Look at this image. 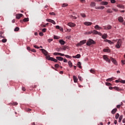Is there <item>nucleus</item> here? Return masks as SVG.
I'll use <instances>...</instances> for the list:
<instances>
[{"instance_id": "1", "label": "nucleus", "mask_w": 125, "mask_h": 125, "mask_svg": "<svg viewBox=\"0 0 125 125\" xmlns=\"http://www.w3.org/2000/svg\"><path fill=\"white\" fill-rule=\"evenodd\" d=\"M104 60H105L106 62H108V63H111V61L113 62V63L115 64V65H117V61L116 60L113 58H110V59L108 58V56L107 55H104L103 57Z\"/></svg>"}, {"instance_id": "2", "label": "nucleus", "mask_w": 125, "mask_h": 125, "mask_svg": "<svg viewBox=\"0 0 125 125\" xmlns=\"http://www.w3.org/2000/svg\"><path fill=\"white\" fill-rule=\"evenodd\" d=\"M113 42H117V43L115 45L117 48H120L121 46H122V40L119 39L116 40H113Z\"/></svg>"}, {"instance_id": "3", "label": "nucleus", "mask_w": 125, "mask_h": 125, "mask_svg": "<svg viewBox=\"0 0 125 125\" xmlns=\"http://www.w3.org/2000/svg\"><path fill=\"white\" fill-rule=\"evenodd\" d=\"M46 58L48 60H50V61H53L54 62H56V63L57 62H58V61L57 60L54 59L53 57H50V56H46Z\"/></svg>"}, {"instance_id": "4", "label": "nucleus", "mask_w": 125, "mask_h": 125, "mask_svg": "<svg viewBox=\"0 0 125 125\" xmlns=\"http://www.w3.org/2000/svg\"><path fill=\"white\" fill-rule=\"evenodd\" d=\"M86 44L88 46L91 45V44H95V42L91 39H89L88 41L86 43Z\"/></svg>"}, {"instance_id": "5", "label": "nucleus", "mask_w": 125, "mask_h": 125, "mask_svg": "<svg viewBox=\"0 0 125 125\" xmlns=\"http://www.w3.org/2000/svg\"><path fill=\"white\" fill-rule=\"evenodd\" d=\"M86 42V40H83L80 41V42L77 44V46H81V45H83V44H84Z\"/></svg>"}, {"instance_id": "6", "label": "nucleus", "mask_w": 125, "mask_h": 125, "mask_svg": "<svg viewBox=\"0 0 125 125\" xmlns=\"http://www.w3.org/2000/svg\"><path fill=\"white\" fill-rule=\"evenodd\" d=\"M40 50L42 52V53L45 56H47V54H48V52L47 51H46V50H45L44 49H41Z\"/></svg>"}, {"instance_id": "7", "label": "nucleus", "mask_w": 125, "mask_h": 125, "mask_svg": "<svg viewBox=\"0 0 125 125\" xmlns=\"http://www.w3.org/2000/svg\"><path fill=\"white\" fill-rule=\"evenodd\" d=\"M92 33H93V35H99V36H102V34H101V33L95 30L92 31Z\"/></svg>"}, {"instance_id": "8", "label": "nucleus", "mask_w": 125, "mask_h": 125, "mask_svg": "<svg viewBox=\"0 0 125 125\" xmlns=\"http://www.w3.org/2000/svg\"><path fill=\"white\" fill-rule=\"evenodd\" d=\"M46 21H47V22H50V23H52L54 25H55V24H56V22H55V21H53V20H51V19H47L46 20Z\"/></svg>"}, {"instance_id": "9", "label": "nucleus", "mask_w": 125, "mask_h": 125, "mask_svg": "<svg viewBox=\"0 0 125 125\" xmlns=\"http://www.w3.org/2000/svg\"><path fill=\"white\" fill-rule=\"evenodd\" d=\"M68 26L71 27V28H74V27H76V23H74L72 22H69L67 24Z\"/></svg>"}, {"instance_id": "10", "label": "nucleus", "mask_w": 125, "mask_h": 125, "mask_svg": "<svg viewBox=\"0 0 125 125\" xmlns=\"http://www.w3.org/2000/svg\"><path fill=\"white\" fill-rule=\"evenodd\" d=\"M104 42H108V43H109V44H114V43H115V42H113L111 41V40H104Z\"/></svg>"}, {"instance_id": "11", "label": "nucleus", "mask_w": 125, "mask_h": 125, "mask_svg": "<svg viewBox=\"0 0 125 125\" xmlns=\"http://www.w3.org/2000/svg\"><path fill=\"white\" fill-rule=\"evenodd\" d=\"M83 24L84 25H85V26H91V25H92V22L85 21L83 23Z\"/></svg>"}, {"instance_id": "12", "label": "nucleus", "mask_w": 125, "mask_h": 125, "mask_svg": "<svg viewBox=\"0 0 125 125\" xmlns=\"http://www.w3.org/2000/svg\"><path fill=\"white\" fill-rule=\"evenodd\" d=\"M53 54L56 56L57 55H59L60 56H64V55H65L64 54H62L61 53H58V52H55Z\"/></svg>"}, {"instance_id": "13", "label": "nucleus", "mask_w": 125, "mask_h": 125, "mask_svg": "<svg viewBox=\"0 0 125 125\" xmlns=\"http://www.w3.org/2000/svg\"><path fill=\"white\" fill-rule=\"evenodd\" d=\"M16 18L17 19H20L21 18V17H22L23 16V14H17L16 15Z\"/></svg>"}, {"instance_id": "14", "label": "nucleus", "mask_w": 125, "mask_h": 125, "mask_svg": "<svg viewBox=\"0 0 125 125\" xmlns=\"http://www.w3.org/2000/svg\"><path fill=\"white\" fill-rule=\"evenodd\" d=\"M59 42L62 45H64V44L66 43V42H65L63 40H60Z\"/></svg>"}, {"instance_id": "15", "label": "nucleus", "mask_w": 125, "mask_h": 125, "mask_svg": "<svg viewBox=\"0 0 125 125\" xmlns=\"http://www.w3.org/2000/svg\"><path fill=\"white\" fill-rule=\"evenodd\" d=\"M114 89H115V90H117V91H122V90H123L122 89L120 88L117 86H115L113 87Z\"/></svg>"}, {"instance_id": "16", "label": "nucleus", "mask_w": 125, "mask_h": 125, "mask_svg": "<svg viewBox=\"0 0 125 125\" xmlns=\"http://www.w3.org/2000/svg\"><path fill=\"white\" fill-rule=\"evenodd\" d=\"M118 21H119L121 23H123V22H124V18L122 17H119L118 18Z\"/></svg>"}, {"instance_id": "17", "label": "nucleus", "mask_w": 125, "mask_h": 125, "mask_svg": "<svg viewBox=\"0 0 125 125\" xmlns=\"http://www.w3.org/2000/svg\"><path fill=\"white\" fill-rule=\"evenodd\" d=\"M56 59L59 60V61H63L64 60V59L61 57H57Z\"/></svg>"}, {"instance_id": "18", "label": "nucleus", "mask_w": 125, "mask_h": 125, "mask_svg": "<svg viewBox=\"0 0 125 125\" xmlns=\"http://www.w3.org/2000/svg\"><path fill=\"white\" fill-rule=\"evenodd\" d=\"M73 58H81V54H77L76 56H73Z\"/></svg>"}, {"instance_id": "19", "label": "nucleus", "mask_w": 125, "mask_h": 125, "mask_svg": "<svg viewBox=\"0 0 125 125\" xmlns=\"http://www.w3.org/2000/svg\"><path fill=\"white\" fill-rule=\"evenodd\" d=\"M95 29H96V30H101L102 28L100 27L98 25H96L95 26Z\"/></svg>"}, {"instance_id": "20", "label": "nucleus", "mask_w": 125, "mask_h": 125, "mask_svg": "<svg viewBox=\"0 0 125 125\" xmlns=\"http://www.w3.org/2000/svg\"><path fill=\"white\" fill-rule=\"evenodd\" d=\"M101 4H102V5H107L108 4V2H106V1H102L101 2Z\"/></svg>"}, {"instance_id": "21", "label": "nucleus", "mask_w": 125, "mask_h": 125, "mask_svg": "<svg viewBox=\"0 0 125 125\" xmlns=\"http://www.w3.org/2000/svg\"><path fill=\"white\" fill-rule=\"evenodd\" d=\"M73 80L74 83H77V82H78V78L75 75L73 76Z\"/></svg>"}, {"instance_id": "22", "label": "nucleus", "mask_w": 125, "mask_h": 125, "mask_svg": "<svg viewBox=\"0 0 125 125\" xmlns=\"http://www.w3.org/2000/svg\"><path fill=\"white\" fill-rule=\"evenodd\" d=\"M104 6L95 7L96 9H104Z\"/></svg>"}, {"instance_id": "23", "label": "nucleus", "mask_w": 125, "mask_h": 125, "mask_svg": "<svg viewBox=\"0 0 125 125\" xmlns=\"http://www.w3.org/2000/svg\"><path fill=\"white\" fill-rule=\"evenodd\" d=\"M117 108H114L113 109L112 111H111V114H113V115H114V114L116 113V112H117Z\"/></svg>"}, {"instance_id": "24", "label": "nucleus", "mask_w": 125, "mask_h": 125, "mask_svg": "<svg viewBox=\"0 0 125 125\" xmlns=\"http://www.w3.org/2000/svg\"><path fill=\"white\" fill-rule=\"evenodd\" d=\"M106 12L107 13H113V11L110 8L107 9Z\"/></svg>"}, {"instance_id": "25", "label": "nucleus", "mask_w": 125, "mask_h": 125, "mask_svg": "<svg viewBox=\"0 0 125 125\" xmlns=\"http://www.w3.org/2000/svg\"><path fill=\"white\" fill-rule=\"evenodd\" d=\"M102 37L103 39H104V40H105V39H107V34H104L103 35H102Z\"/></svg>"}, {"instance_id": "26", "label": "nucleus", "mask_w": 125, "mask_h": 125, "mask_svg": "<svg viewBox=\"0 0 125 125\" xmlns=\"http://www.w3.org/2000/svg\"><path fill=\"white\" fill-rule=\"evenodd\" d=\"M68 63V65L70 68H71V67H73V63H72L71 61H69Z\"/></svg>"}, {"instance_id": "27", "label": "nucleus", "mask_w": 125, "mask_h": 125, "mask_svg": "<svg viewBox=\"0 0 125 125\" xmlns=\"http://www.w3.org/2000/svg\"><path fill=\"white\" fill-rule=\"evenodd\" d=\"M95 5H96V4L95 3V2H91L90 6H92L93 7H94V6H95Z\"/></svg>"}, {"instance_id": "28", "label": "nucleus", "mask_w": 125, "mask_h": 125, "mask_svg": "<svg viewBox=\"0 0 125 125\" xmlns=\"http://www.w3.org/2000/svg\"><path fill=\"white\" fill-rule=\"evenodd\" d=\"M123 115H121L119 119V123H121L122 122V120H123Z\"/></svg>"}, {"instance_id": "29", "label": "nucleus", "mask_w": 125, "mask_h": 125, "mask_svg": "<svg viewBox=\"0 0 125 125\" xmlns=\"http://www.w3.org/2000/svg\"><path fill=\"white\" fill-rule=\"evenodd\" d=\"M90 34H92V31H88L84 33V35H90Z\"/></svg>"}, {"instance_id": "30", "label": "nucleus", "mask_w": 125, "mask_h": 125, "mask_svg": "<svg viewBox=\"0 0 125 125\" xmlns=\"http://www.w3.org/2000/svg\"><path fill=\"white\" fill-rule=\"evenodd\" d=\"M79 68H80V69H82V66H81V63L80 62H78V64H77Z\"/></svg>"}, {"instance_id": "31", "label": "nucleus", "mask_w": 125, "mask_h": 125, "mask_svg": "<svg viewBox=\"0 0 125 125\" xmlns=\"http://www.w3.org/2000/svg\"><path fill=\"white\" fill-rule=\"evenodd\" d=\"M103 51H104V52H110V49H104L103 50Z\"/></svg>"}, {"instance_id": "32", "label": "nucleus", "mask_w": 125, "mask_h": 125, "mask_svg": "<svg viewBox=\"0 0 125 125\" xmlns=\"http://www.w3.org/2000/svg\"><path fill=\"white\" fill-rule=\"evenodd\" d=\"M119 117H120V114L119 113H117L116 115H115L116 120H118Z\"/></svg>"}, {"instance_id": "33", "label": "nucleus", "mask_w": 125, "mask_h": 125, "mask_svg": "<svg viewBox=\"0 0 125 125\" xmlns=\"http://www.w3.org/2000/svg\"><path fill=\"white\" fill-rule=\"evenodd\" d=\"M23 21L24 22H28V21H29V18H24V19L23 20Z\"/></svg>"}, {"instance_id": "34", "label": "nucleus", "mask_w": 125, "mask_h": 125, "mask_svg": "<svg viewBox=\"0 0 125 125\" xmlns=\"http://www.w3.org/2000/svg\"><path fill=\"white\" fill-rule=\"evenodd\" d=\"M105 85H107V86H110L112 85V84H111L110 83L106 82L105 83Z\"/></svg>"}, {"instance_id": "35", "label": "nucleus", "mask_w": 125, "mask_h": 125, "mask_svg": "<svg viewBox=\"0 0 125 125\" xmlns=\"http://www.w3.org/2000/svg\"><path fill=\"white\" fill-rule=\"evenodd\" d=\"M111 29H112V26L108 25L107 26V30H111Z\"/></svg>"}, {"instance_id": "36", "label": "nucleus", "mask_w": 125, "mask_h": 125, "mask_svg": "<svg viewBox=\"0 0 125 125\" xmlns=\"http://www.w3.org/2000/svg\"><path fill=\"white\" fill-rule=\"evenodd\" d=\"M113 81V78H109L106 79V82H112Z\"/></svg>"}, {"instance_id": "37", "label": "nucleus", "mask_w": 125, "mask_h": 125, "mask_svg": "<svg viewBox=\"0 0 125 125\" xmlns=\"http://www.w3.org/2000/svg\"><path fill=\"white\" fill-rule=\"evenodd\" d=\"M64 56H65L66 58H69L71 59L72 57L68 55H64Z\"/></svg>"}, {"instance_id": "38", "label": "nucleus", "mask_w": 125, "mask_h": 125, "mask_svg": "<svg viewBox=\"0 0 125 125\" xmlns=\"http://www.w3.org/2000/svg\"><path fill=\"white\" fill-rule=\"evenodd\" d=\"M90 73H91L92 74H95V71L93 70V69H91L90 70Z\"/></svg>"}, {"instance_id": "39", "label": "nucleus", "mask_w": 125, "mask_h": 125, "mask_svg": "<svg viewBox=\"0 0 125 125\" xmlns=\"http://www.w3.org/2000/svg\"><path fill=\"white\" fill-rule=\"evenodd\" d=\"M117 7H120V8H124V5H117Z\"/></svg>"}, {"instance_id": "40", "label": "nucleus", "mask_w": 125, "mask_h": 125, "mask_svg": "<svg viewBox=\"0 0 125 125\" xmlns=\"http://www.w3.org/2000/svg\"><path fill=\"white\" fill-rule=\"evenodd\" d=\"M6 42H7V40L6 39H4L2 40V42L3 43Z\"/></svg>"}, {"instance_id": "41", "label": "nucleus", "mask_w": 125, "mask_h": 125, "mask_svg": "<svg viewBox=\"0 0 125 125\" xmlns=\"http://www.w3.org/2000/svg\"><path fill=\"white\" fill-rule=\"evenodd\" d=\"M15 32H18L19 31V27H16L14 29Z\"/></svg>"}, {"instance_id": "42", "label": "nucleus", "mask_w": 125, "mask_h": 125, "mask_svg": "<svg viewBox=\"0 0 125 125\" xmlns=\"http://www.w3.org/2000/svg\"><path fill=\"white\" fill-rule=\"evenodd\" d=\"M54 40H59V37L58 36H54Z\"/></svg>"}, {"instance_id": "43", "label": "nucleus", "mask_w": 125, "mask_h": 125, "mask_svg": "<svg viewBox=\"0 0 125 125\" xmlns=\"http://www.w3.org/2000/svg\"><path fill=\"white\" fill-rule=\"evenodd\" d=\"M70 18H71V19H77V17H75V16H70Z\"/></svg>"}, {"instance_id": "44", "label": "nucleus", "mask_w": 125, "mask_h": 125, "mask_svg": "<svg viewBox=\"0 0 125 125\" xmlns=\"http://www.w3.org/2000/svg\"><path fill=\"white\" fill-rule=\"evenodd\" d=\"M67 48V46H64L63 47H62V50H66V49Z\"/></svg>"}, {"instance_id": "45", "label": "nucleus", "mask_w": 125, "mask_h": 125, "mask_svg": "<svg viewBox=\"0 0 125 125\" xmlns=\"http://www.w3.org/2000/svg\"><path fill=\"white\" fill-rule=\"evenodd\" d=\"M68 4L67 3H63L62 4V7H66V6H67Z\"/></svg>"}, {"instance_id": "46", "label": "nucleus", "mask_w": 125, "mask_h": 125, "mask_svg": "<svg viewBox=\"0 0 125 125\" xmlns=\"http://www.w3.org/2000/svg\"><path fill=\"white\" fill-rule=\"evenodd\" d=\"M49 14H50V15H54V16L56 15L55 13H54V12H50V13H49Z\"/></svg>"}, {"instance_id": "47", "label": "nucleus", "mask_w": 125, "mask_h": 125, "mask_svg": "<svg viewBox=\"0 0 125 125\" xmlns=\"http://www.w3.org/2000/svg\"><path fill=\"white\" fill-rule=\"evenodd\" d=\"M78 79H79V80L81 81V82H82L83 79L82 78V77H81L80 76H78Z\"/></svg>"}, {"instance_id": "48", "label": "nucleus", "mask_w": 125, "mask_h": 125, "mask_svg": "<svg viewBox=\"0 0 125 125\" xmlns=\"http://www.w3.org/2000/svg\"><path fill=\"white\" fill-rule=\"evenodd\" d=\"M110 2L111 3H116V0H111Z\"/></svg>"}, {"instance_id": "49", "label": "nucleus", "mask_w": 125, "mask_h": 125, "mask_svg": "<svg viewBox=\"0 0 125 125\" xmlns=\"http://www.w3.org/2000/svg\"><path fill=\"white\" fill-rule=\"evenodd\" d=\"M30 51H32V52H36V49H31Z\"/></svg>"}, {"instance_id": "50", "label": "nucleus", "mask_w": 125, "mask_h": 125, "mask_svg": "<svg viewBox=\"0 0 125 125\" xmlns=\"http://www.w3.org/2000/svg\"><path fill=\"white\" fill-rule=\"evenodd\" d=\"M61 50H62V47L59 48L57 49V51H58V52L61 51Z\"/></svg>"}, {"instance_id": "51", "label": "nucleus", "mask_w": 125, "mask_h": 125, "mask_svg": "<svg viewBox=\"0 0 125 125\" xmlns=\"http://www.w3.org/2000/svg\"><path fill=\"white\" fill-rule=\"evenodd\" d=\"M42 32H43V33H45V32H46V28H43L42 30Z\"/></svg>"}, {"instance_id": "52", "label": "nucleus", "mask_w": 125, "mask_h": 125, "mask_svg": "<svg viewBox=\"0 0 125 125\" xmlns=\"http://www.w3.org/2000/svg\"><path fill=\"white\" fill-rule=\"evenodd\" d=\"M34 47H35V48H37V49H39V48H40V47L37 46L36 45H34Z\"/></svg>"}, {"instance_id": "53", "label": "nucleus", "mask_w": 125, "mask_h": 125, "mask_svg": "<svg viewBox=\"0 0 125 125\" xmlns=\"http://www.w3.org/2000/svg\"><path fill=\"white\" fill-rule=\"evenodd\" d=\"M59 64H56L55 65V68H59Z\"/></svg>"}, {"instance_id": "54", "label": "nucleus", "mask_w": 125, "mask_h": 125, "mask_svg": "<svg viewBox=\"0 0 125 125\" xmlns=\"http://www.w3.org/2000/svg\"><path fill=\"white\" fill-rule=\"evenodd\" d=\"M39 35L41 36V37H42V36H43V33L42 32H40Z\"/></svg>"}, {"instance_id": "55", "label": "nucleus", "mask_w": 125, "mask_h": 125, "mask_svg": "<svg viewBox=\"0 0 125 125\" xmlns=\"http://www.w3.org/2000/svg\"><path fill=\"white\" fill-rule=\"evenodd\" d=\"M81 16L84 18V17H85V15L84 14H81Z\"/></svg>"}, {"instance_id": "56", "label": "nucleus", "mask_w": 125, "mask_h": 125, "mask_svg": "<svg viewBox=\"0 0 125 125\" xmlns=\"http://www.w3.org/2000/svg\"><path fill=\"white\" fill-rule=\"evenodd\" d=\"M120 83H125V80H122L120 81Z\"/></svg>"}, {"instance_id": "57", "label": "nucleus", "mask_w": 125, "mask_h": 125, "mask_svg": "<svg viewBox=\"0 0 125 125\" xmlns=\"http://www.w3.org/2000/svg\"><path fill=\"white\" fill-rule=\"evenodd\" d=\"M41 27L42 28H45V27H46V25L42 24Z\"/></svg>"}, {"instance_id": "58", "label": "nucleus", "mask_w": 125, "mask_h": 125, "mask_svg": "<svg viewBox=\"0 0 125 125\" xmlns=\"http://www.w3.org/2000/svg\"><path fill=\"white\" fill-rule=\"evenodd\" d=\"M22 90H23V91H26V88H25V87H22Z\"/></svg>"}, {"instance_id": "59", "label": "nucleus", "mask_w": 125, "mask_h": 125, "mask_svg": "<svg viewBox=\"0 0 125 125\" xmlns=\"http://www.w3.org/2000/svg\"><path fill=\"white\" fill-rule=\"evenodd\" d=\"M59 30H60L61 32H63V27H60Z\"/></svg>"}, {"instance_id": "60", "label": "nucleus", "mask_w": 125, "mask_h": 125, "mask_svg": "<svg viewBox=\"0 0 125 125\" xmlns=\"http://www.w3.org/2000/svg\"><path fill=\"white\" fill-rule=\"evenodd\" d=\"M63 62H64V63H67V62H68V61L67 60V59H64L63 60Z\"/></svg>"}, {"instance_id": "61", "label": "nucleus", "mask_w": 125, "mask_h": 125, "mask_svg": "<svg viewBox=\"0 0 125 125\" xmlns=\"http://www.w3.org/2000/svg\"><path fill=\"white\" fill-rule=\"evenodd\" d=\"M27 50H29V51H31V49L30 47H27Z\"/></svg>"}, {"instance_id": "62", "label": "nucleus", "mask_w": 125, "mask_h": 125, "mask_svg": "<svg viewBox=\"0 0 125 125\" xmlns=\"http://www.w3.org/2000/svg\"><path fill=\"white\" fill-rule=\"evenodd\" d=\"M56 28L59 29H59H60V27L59 26V25H57V26H56Z\"/></svg>"}, {"instance_id": "63", "label": "nucleus", "mask_w": 125, "mask_h": 125, "mask_svg": "<svg viewBox=\"0 0 125 125\" xmlns=\"http://www.w3.org/2000/svg\"><path fill=\"white\" fill-rule=\"evenodd\" d=\"M121 107V104H118L117 105V108H118V109H119V108Z\"/></svg>"}, {"instance_id": "64", "label": "nucleus", "mask_w": 125, "mask_h": 125, "mask_svg": "<svg viewBox=\"0 0 125 125\" xmlns=\"http://www.w3.org/2000/svg\"><path fill=\"white\" fill-rule=\"evenodd\" d=\"M122 122L124 123V124H125V118L123 119Z\"/></svg>"}]
</instances>
